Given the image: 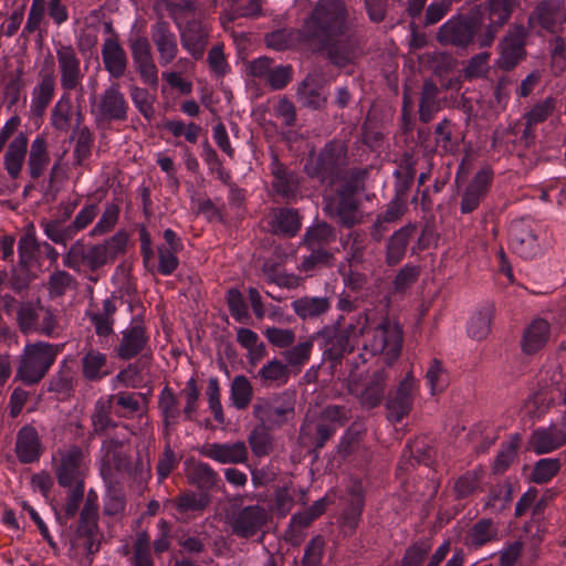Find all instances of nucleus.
I'll return each instance as SVG.
<instances>
[{
  "label": "nucleus",
  "instance_id": "nucleus-40",
  "mask_svg": "<svg viewBox=\"0 0 566 566\" xmlns=\"http://www.w3.org/2000/svg\"><path fill=\"white\" fill-rule=\"evenodd\" d=\"M440 109L438 99V87L431 81L423 84L420 105L419 117L423 123H428L433 118V115Z\"/></svg>",
  "mask_w": 566,
  "mask_h": 566
},
{
  "label": "nucleus",
  "instance_id": "nucleus-61",
  "mask_svg": "<svg viewBox=\"0 0 566 566\" xmlns=\"http://www.w3.org/2000/svg\"><path fill=\"white\" fill-rule=\"evenodd\" d=\"M294 506V491L292 485L277 488L274 493V511L281 517L286 516Z\"/></svg>",
  "mask_w": 566,
  "mask_h": 566
},
{
  "label": "nucleus",
  "instance_id": "nucleus-28",
  "mask_svg": "<svg viewBox=\"0 0 566 566\" xmlns=\"http://www.w3.org/2000/svg\"><path fill=\"white\" fill-rule=\"evenodd\" d=\"M55 92V80L53 74L41 76L31 93L30 112L34 116H42L51 103Z\"/></svg>",
  "mask_w": 566,
  "mask_h": 566
},
{
  "label": "nucleus",
  "instance_id": "nucleus-3",
  "mask_svg": "<svg viewBox=\"0 0 566 566\" xmlns=\"http://www.w3.org/2000/svg\"><path fill=\"white\" fill-rule=\"evenodd\" d=\"M344 317L339 316L335 324L326 325L318 331L314 337L318 340L324 355L332 360L339 359L345 353L350 352L367 324L368 318L358 317V314L350 317L347 326L342 329Z\"/></svg>",
  "mask_w": 566,
  "mask_h": 566
},
{
  "label": "nucleus",
  "instance_id": "nucleus-55",
  "mask_svg": "<svg viewBox=\"0 0 566 566\" xmlns=\"http://www.w3.org/2000/svg\"><path fill=\"white\" fill-rule=\"evenodd\" d=\"M133 566H154L150 539L145 532H142L137 535L136 542L134 544Z\"/></svg>",
  "mask_w": 566,
  "mask_h": 566
},
{
  "label": "nucleus",
  "instance_id": "nucleus-60",
  "mask_svg": "<svg viewBox=\"0 0 566 566\" xmlns=\"http://www.w3.org/2000/svg\"><path fill=\"white\" fill-rule=\"evenodd\" d=\"M227 301L231 316L239 323H247L250 316L241 292L235 289L230 290L227 294Z\"/></svg>",
  "mask_w": 566,
  "mask_h": 566
},
{
  "label": "nucleus",
  "instance_id": "nucleus-41",
  "mask_svg": "<svg viewBox=\"0 0 566 566\" xmlns=\"http://www.w3.org/2000/svg\"><path fill=\"white\" fill-rule=\"evenodd\" d=\"M493 312L491 305H485L472 315L468 325V334L470 337L480 340L489 335Z\"/></svg>",
  "mask_w": 566,
  "mask_h": 566
},
{
  "label": "nucleus",
  "instance_id": "nucleus-17",
  "mask_svg": "<svg viewBox=\"0 0 566 566\" xmlns=\"http://www.w3.org/2000/svg\"><path fill=\"white\" fill-rule=\"evenodd\" d=\"M269 513L260 505L243 507L233 517L231 527L235 535L251 537L255 535L268 522Z\"/></svg>",
  "mask_w": 566,
  "mask_h": 566
},
{
  "label": "nucleus",
  "instance_id": "nucleus-11",
  "mask_svg": "<svg viewBox=\"0 0 566 566\" xmlns=\"http://www.w3.org/2000/svg\"><path fill=\"white\" fill-rule=\"evenodd\" d=\"M128 104L118 84L107 87L92 105V114L99 122H118L127 117Z\"/></svg>",
  "mask_w": 566,
  "mask_h": 566
},
{
  "label": "nucleus",
  "instance_id": "nucleus-26",
  "mask_svg": "<svg viewBox=\"0 0 566 566\" xmlns=\"http://www.w3.org/2000/svg\"><path fill=\"white\" fill-rule=\"evenodd\" d=\"M153 40L159 54V63L163 66L170 64L177 56L178 45L175 34L168 29L166 23H157Z\"/></svg>",
  "mask_w": 566,
  "mask_h": 566
},
{
  "label": "nucleus",
  "instance_id": "nucleus-14",
  "mask_svg": "<svg viewBox=\"0 0 566 566\" xmlns=\"http://www.w3.org/2000/svg\"><path fill=\"white\" fill-rule=\"evenodd\" d=\"M510 245L516 254L524 259H532L541 252L533 227L528 220L524 219L511 223Z\"/></svg>",
  "mask_w": 566,
  "mask_h": 566
},
{
  "label": "nucleus",
  "instance_id": "nucleus-33",
  "mask_svg": "<svg viewBox=\"0 0 566 566\" xmlns=\"http://www.w3.org/2000/svg\"><path fill=\"white\" fill-rule=\"evenodd\" d=\"M83 376L91 381L99 380L109 374L107 356L95 349L86 352L82 358Z\"/></svg>",
  "mask_w": 566,
  "mask_h": 566
},
{
  "label": "nucleus",
  "instance_id": "nucleus-36",
  "mask_svg": "<svg viewBox=\"0 0 566 566\" xmlns=\"http://www.w3.org/2000/svg\"><path fill=\"white\" fill-rule=\"evenodd\" d=\"M253 398V387L244 375L235 376L230 385L229 400L232 407L238 410L248 408Z\"/></svg>",
  "mask_w": 566,
  "mask_h": 566
},
{
  "label": "nucleus",
  "instance_id": "nucleus-44",
  "mask_svg": "<svg viewBox=\"0 0 566 566\" xmlns=\"http://www.w3.org/2000/svg\"><path fill=\"white\" fill-rule=\"evenodd\" d=\"M335 240V232L325 222L317 223L307 229L304 235V244L307 249H324L325 245Z\"/></svg>",
  "mask_w": 566,
  "mask_h": 566
},
{
  "label": "nucleus",
  "instance_id": "nucleus-9",
  "mask_svg": "<svg viewBox=\"0 0 566 566\" xmlns=\"http://www.w3.org/2000/svg\"><path fill=\"white\" fill-rule=\"evenodd\" d=\"M55 475L57 483L62 488H72L73 485H83L90 460L76 446L59 450L54 457Z\"/></svg>",
  "mask_w": 566,
  "mask_h": 566
},
{
  "label": "nucleus",
  "instance_id": "nucleus-24",
  "mask_svg": "<svg viewBox=\"0 0 566 566\" xmlns=\"http://www.w3.org/2000/svg\"><path fill=\"white\" fill-rule=\"evenodd\" d=\"M102 57L104 67L112 77L119 78L125 74L127 56L116 39H105L102 48Z\"/></svg>",
  "mask_w": 566,
  "mask_h": 566
},
{
  "label": "nucleus",
  "instance_id": "nucleus-35",
  "mask_svg": "<svg viewBox=\"0 0 566 566\" xmlns=\"http://www.w3.org/2000/svg\"><path fill=\"white\" fill-rule=\"evenodd\" d=\"M297 96L304 106L313 109L322 107L326 96L313 75H307L297 90Z\"/></svg>",
  "mask_w": 566,
  "mask_h": 566
},
{
  "label": "nucleus",
  "instance_id": "nucleus-6",
  "mask_svg": "<svg viewBox=\"0 0 566 566\" xmlns=\"http://www.w3.org/2000/svg\"><path fill=\"white\" fill-rule=\"evenodd\" d=\"M481 25L479 11L454 14L439 28L437 39L441 44L465 49L473 42Z\"/></svg>",
  "mask_w": 566,
  "mask_h": 566
},
{
  "label": "nucleus",
  "instance_id": "nucleus-10",
  "mask_svg": "<svg viewBox=\"0 0 566 566\" xmlns=\"http://www.w3.org/2000/svg\"><path fill=\"white\" fill-rule=\"evenodd\" d=\"M98 505L96 496L88 494L81 512L80 524L73 541V548L83 549L88 555L99 549L101 534L98 532Z\"/></svg>",
  "mask_w": 566,
  "mask_h": 566
},
{
  "label": "nucleus",
  "instance_id": "nucleus-54",
  "mask_svg": "<svg viewBox=\"0 0 566 566\" xmlns=\"http://www.w3.org/2000/svg\"><path fill=\"white\" fill-rule=\"evenodd\" d=\"M216 472L203 462H193L188 467V479L200 488H207L214 483Z\"/></svg>",
  "mask_w": 566,
  "mask_h": 566
},
{
  "label": "nucleus",
  "instance_id": "nucleus-23",
  "mask_svg": "<svg viewBox=\"0 0 566 566\" xmlns=\"http://www.w3.org/2000/svg\"><path fill=\"white\" fill-rule=\"evenodd\" d=\"M42 452L41 442L36 430L31 426L22 427L17 436L15 453L20 462L32 463Z\"/></svg>",
  "mask_w": 566,
  "mask_h": 566
},
{
  "label": "nucleus",
  "instance_id": "nucleus-19",
  "mask_svg": "<svg viewBox=\"0 0 566 566\" xmlns=\"http://www.w3.org/2000/svg\"><path fill=\"white\" fill-rule=\"evenodd\" d=\"M551 324L544 318H534L524 329L521 340L522 352L533 355L542 350L551 339Z\"/></svg>",
  "mask_w": 566,
  "mask_h": 566
},
{
  "label": "nucleus",
  "instance_id": "nucleus-46",
  "mask_svg": "<svg viewBox=\"0 0 566 566\" xmlns=\"http://www.w3.org/2000/svg\"><path fill=\"white\" fill-rule=\"evenodd\" d=\"M113 408V399H111L109 396L102 397L96 401L95 410L92 415V422L95 432H104L113 424L111 418V411Z\"/></svg>",
  "mask_w": 566,
  "mask_h": 566
},
{
  "label": "nucleus",
  "instance_id": "nucleus-51",
  "mask_svg": "<svg viewBox=\"0 0 566 566\" xmlns=\"http://www.w3.org/2000/svg\"><path fill=\"white\" fill-rule=\"evenodd\" d=\"M559 469L560 462L558 459H541L534 465L532 479L537 484L547 483L558 473Z\"/></svg>",
  "mask_w": 566,
  "mask_h": 566
},
{
  "label": "nucleus",
  "instance_id": "nucleus-56",
  "mask_svg": "<svg viewBox=\"0 0 566 566\" xmlns=\"http://www.w3.org/2000/svg\"><path fill=\"white\" fill-rule=\"evenodd\" d=\"M385 380L381 374H376L368 386L360 392V400L367 407L377 406L384 396Z\"/></svg>",
  "mask_w": 566,
  "mask_h": 566
},
{
  "label": "nucleus",
  "instance_id": "nucleus-37",
  "mask_svg": "<svg viewBox=\"0 0 566 566\" xmlns=\"http://www.w3.org/2000/svg\"><path fill=\"white\" fill-rule=\"evenodd\" d=\"M499 535L497 524L491 518L478 521L468 534V544L472 547H481L495 541Z\"/></svg>",
  "mask_w": 566,
  "mask_h": 566
},
{
  "label": "nucleus",
  "instance_id": "nucleus-38",
  "mask_svg": "<svg viewBox=\"0 0 566 566\" xmlns=\"http://www.w3.org/2000/svg\"><path fill=\"white\" fill-rule=\"evenodd\" d=\"M72 92H63L51 112V125L61 132H67L73 117Z\"/></svg>",
  "mask_w": 566,
  "mask_h": 566
},
{
  "label": "nucleus",
  "instance_id": "nucleus-12",
  "mask_svg": "<svg viewBox=\"0 0 566 566\" xmlns=\"http://www.w3.org/2000/svg\"><path fill=\"white\" fill-rule=\"evenodd\" d=\"M418 391L417 379L411 373L400 381L395 394L387 401L388 419L399 422L411 410L413 398Z\"/></svg>",
  "mask_w": 566,
  "mask_h": 566
},
{
  "label": "nucleus",
  "instance_id": "nucleus-53",
  "mask_svg": "<svg viewBox=\"0 0 566 566\" xmlns=\"http://www.w3.org/2000/svg\"><path fill=\"white\" fill-rule=\"evenodd\" d=\"M515 0H489V19L490 22L503 27L510 19Z\"/></svg>",
  "mask_w": 566,
  "mask_h": 566
},
{
  "label": "nucleus",
  "instance_id": "nucleus-18",
  "mask_svg": "<svg viewBox=\"0 0 566 566\" xmlns=\"http://www.w3.org/2000/svg\"><path fill=\"white\" fill-rule=\"evenodd\" d=\"M526 30L523 25H514L501 44V56L497 64L501 69L511 70L525 54Z\"/></svg>",
  "mask_w": 566,
  "mask_h": 566
},
{
  "label": "nucleus",
  "instance_id": "nucleus-62",
  "mask_svg": "<svg viewBox=\"0 0 566 566\" xmlns=\"http://www.w3.org/2000/svg\"><path fill=\"white\" fill-rule=\"evenodd\" d=\"M268 428H255L249 436L250 447L258 457L266 455L272 447L271 437L266 431Z\"/></svg>",
  "mask_w": 566,
  "mask_h": 566
},
{
  "label": "nucleus",
  "instance_id": "nucleus-64",
  "mask_svg": "<svg viewBox=\"0 0 566 566\" xmlns=\"http://www.w3.org/2000/svg\"><path fill=\"white\" fill-rule=\"evenodd\" d=\"M325 542L322 536H315L305 548L303 566H318L322 562Z\"/></svg>",
  "mask_w": 566,
  "mask_h": 566
},
{
  "label": "nucleus",
  "instance_id": "nucleus-29",
  "mask_svg": "<svg viewBox=\"0 0 566 566\" xmlns=\"http://www.w3.org/2000/svg\"><path fill=\"white\" fill-rule=\"evenodd\" d=\"M294 313L302 319L319 317L331 308V302L325 296H303L292 302Z\"/></svg>",
  "mask_w": 566,
  "mask_h": 566
},
{
  "label": "nucleus",
  "instance_id": "nucleus-58",
  "mask_svg": "<svg viewBox=\"0 0 566 566\" xmlns=\"http://www.w3.org/2000/svg\"><path fill=\"white\" fill-rule=\"evenodd\" d=\"M207 504V495L196 492H186L176 501V507L179 513L201 511Z\"/></svg>",
  "mask_w": 566,
  "mask_h": 566
},
{
  "label": "nucleus",
  "instance_id": "nucleus-20",
  "mask_svg": "<svg viewBox=\"0 0 566 566\" xmlns=\"http://www.w3.org/2000/svg\"><path fill=\"white\" fill-rule=\"evenodd\" d=\"M565 21V11L556 0H547L539 3L528 19L530 24L538 23L549 32H555Z\"/></svg>",
  "mask_w": 566,
  "mask_h": 566
},
{
  "label": "nucleus",
  "instance_id": "nucleus-43",
  "mask_svg": "<svg viewBox=\"0 0 566 566\" xmlns=\"http://www.w3.org/2000/svg\"><path fill=\"white\" fill-rule=\"evenodd\" d=\"M258 375L265 385H284L290 378L289 366L276 358L268 361Z\"/></svg>",
  "mask_w": 566,
  "mask_h": 566
},
{
  "label": "nucleus",
  "instance_id": "nucleus-63",
  "mask_svg": "<svg viewBox=\"0 0 566 566\" xmlns=\"http://www.w3.org/2000/svg\"><path fill=\"white\" fill-rule=\"evenodd\" d=\"M118 216H119L118 206L114 205V203L107 205L103 214L101 216L99 220L92 229L91 233L93 235H99V234L108 232L109 230H112L115 227V224L118 220Z\"/></svg>",
  "mask_w": 566,
  "mask_h": 566
},
{
  "label": "nucleus",
  "instance_id": "nucleus-5",
  "mask_svg": "<svg viewBox=\"0 0 566 566\" xmlns=\"http://www.w3.org/2000/svg\"><path fill=\"white\" fill-rule=\"evenodd\" d=\"M295 394L282 391L260 398L253 406V416L268 429L280 428L294 417Z\"/></svg>",
  "mask_w": 566,
  "mask_h": 566
},
{
  "label": "nucleus",
  "instance_id": "nucleus-1",
  "mask_svg": "<svg viewBox=\"0 0 566 566\" xmlns=\"http://www.w3.org/2000/svg\"><path fill=\"white\" fill-rule=\"evenodd\" d=\"M355 25V19L343 0H318L301 29L273 31L265 41L276 51L292 48L327 51L332 64L345 67L363 55L360 41L354 34Z\"/></svg>",
  "mask_w": 566,
  "mask_h": 566
},
{
  "label": "nucleus",
  "instance_id": "nucleus-8",
  "mask_svg": "<svg viewBox=\"0 0 566 566\" xmlns=\"http://www.w3.org/2000/svg\"><path fill=\"white\" fill-rule=\"evenodd\" d=\"M54 51L61 88L63 92H78V97L82 98L85 69L82 67L75 48L71 44L57 42L54 43Z\"/></svg>",
  "mask_w": 566,
  "mask_h": 566
},
{
  "label": "nucleus",
  "instance_id": "nucleus-47",
  "mask_svg": "<svg viewBox=\"0 0 566 566\" xmlns=\"http://www.w3.org/2000/svg\"><path fill=\"white\" fill-rule=\"evenodd\" d=\"M41 308L42 306L38 303L28 302L21 304L18 313V323L24 334L38 331Z\"/></svg>",
  "mask_w": 566,
  "mask_h": 566
},
{
  "label": "nucleus",
  "instance_id": "nucleus-25",
  "mask_svg": "<svg viewBox=\"0 0 566 566\" xmlns=\"http://www.w3.org/2000/svg\"><path fill=\"white\" fill-rule=\"evenodd\" d=\"M271 171L273 175L272 187L274 191L283 198L294 197L298 189V176L287 170L276 157L271 163Z\"/></svg>",
  "mask_w": 566,
  "mask_h": 566
},
{
  "label": "nucleus",
  "instance_id": "nucleus-34",
  "mask_svg": "<svg viewBox=\"0 0 566 566\" xmlns=\"http://www.w3.org/2000/svg\"><path fill=\"white\" fill-rule=\"evenodd\" d=\"M50 161L48 144L43 136H36L30 148L28 166L30 176L33 179L39 178Z\"/></svg>",
  "mask_w": 566,
  "mask_h": 566
},
{
  "label": "nucleus",
  "instance_id": "nucleus-57",
  "mask_svg": "<svg viewBox=\"0 0 566 566\" xmlns=\"http://www.w3.org/2000/svg\"><path fill=\"white\" fill-rule=\"evenodd\" d=\"M206 394L208 399V406L213 415L214 420L218 423H223L224 413L220 400V385L218 378L212 377L209 379Z\"/></svg>",
  "mask_w": 566,
  "mask_h": 566
},
{
  "label": "nucleus",
  "instance_id": "nucleus-21",
  "mask_svg": "<svg viewBox=\"0 0 566 566\" xmlns=\"http://www.w3.org/2000/svg\"><path fill=\"white\" fill-rule=\"evenodd\" d=\"M201 453L220 463H243L248 459V450L244 442L211 443L206 446Z\"/></svg>",
  "mask_w": 566,
  "mask_h": 566
},
{
  "label": "nucleus",
  "instance_id": "nucleus-31",
  "mask_svg": "<svg viewBox=\"0 0 566 566\" xmlns=\"http://www.w3.org/2000/svg\"><path fill=\"white\" fill-rule=\"evenodd\" d=\"M416 229L415 224L409 223L391 235L386 253V262L389 265H395L403 259L409 239L416 232Z\"/></svg>",
  "mask_w": 566,
  "mask_h": 566
},
{
  "label": "nucleus",
  "instance_id": "nucleus-48",
  "mask_svg": "<svg viewBox=\"0 0 566 566\" xmlns=\"http://www.w3.org/2000/svg\"><path fill=\"white\" fill-rule=\"evenodd\" d=\"M483 471L474 469L459 476L454 483V492L458 499L470 496L480 488Z\"/></svg>",
  "mask_w": 566,
  "mask_h": 566
},
{
  "label": "nucleus",
  "instance_id": "nucleus-49",
  "mask_svg": "<svg viewBox=\"0 0 566 566\" xmlns=\"http://www.w3.org/2000/svg\"><path fill=\"white\" fill-rule=\"evenodd\" d=\"M352 496V507L344 512V523L349 527H355L363 512L364 496L361 483L355 481L349 490Z\"/></svg>",
  "mask_w": 566,
  "mask_h": 566
},
{
  "label": "nucleus",
  "instance_id": "nucleus-59",
  "mask_svg": "<svg viewBox=\"0 0 566 566\" xmlns=\"http://www.w3.org/2000/svg\"><path fill=\"white\" fill-rule=\"evenodd\" d=\"M431 551L429 539H422L412 544L401 559V566H420Z\"/></svg>",
  "mask_w": 566,
  "mask_h": 566
},
{
  "label": "nucleus",
  "instance_id": "nucleus-2",
  "mask_svg": "<svg viewBox=\"0 0 566 566\" xmlns=\"http://www.w3.org/2000/svg\"><path fill=\"white\" fill-rule=\"evenodd\" d=\"M358 317L368 318L360 335L364 352L384 356L389 365L397 360L402 347L400 325L371 308L358 313Z\"/></svg>",
  "mask_w": 566,
  "mask_h": 566
},
{
  "label": "nucleus",
  "instance_id": "nucleus-30",
  "mask_svg": "<svg viewBox=\"0 0 566 566\" xmlns=\"http://www.w3.org/2000/svg\"><path fill=\"white\" fill-rule=\"evenodd\" d=\"M328 208L334 210L343 224L350 227L357 222V201L353 189L344 188Z\"/></svg>",
  "mask_w": 566,
  "mask_h": 566
},
{
  "label": "nucleus",
  "instance_id": "nucleus-42",
  "mask_svg": "<svg viewBox=\"0 0 566 566\" xmlns=\"http://www.w3.org/2000/svg\"><path fill=\"white\" fill-rule=\"evenodd\" d=\"M115 311V304L109 298H106L103 301V307L101 312L88 313L91 323L98 336H108L113 333V315Z\"/></svg>",
  "mask_w": 566,
  "mask_h": 566
},
{
  "label": "nucleus",
  "instance_id": "nucleus-45",
  "mask_svg": "<svg viewBox=\"0 0 566 566\" xmlns=\"http://www.w3.org/2000/svg\"><path fill=\"white\" fill-rule=\"evenodd\" d=\"M314 339L315 337L313 335L311 338L296 344L290 349H286L283 353V357L286 361L285 364L289 367L298 369L303 367L310 360L311 353L314 346Z\"/></svg>",
  "mask_w": 566,
  "mask_h": 566
},
{
  "label": "nucleus",
  "instance_id": "nucleus-7",
  "mask_svg": "<svg viewBox=\"0 0 566 566\" xmlns=\"http://www.w3.org/2000/svg\"><path fill=\"white\" fill-rule=\"evenodd\" d=\"M346 155L345 144L340 140H333L325 145L316 158L311 157L306 161L305 172L311 178H317L322 182H332L339 170L346 165Z\"/></svg>",
  "mask_w": 566,
  "mask_h": 566
},
{
  "label": "nucleus",
  "instance_id": "nucleus-27",
  "mask_svg": "<svg viewBox=\"0 0 566 566\" xmlns=\"http://www.w3.org/2000/svg\"><path fill=\"white\" fill-rule=\"evenodd\" d=\"M28 150V137L20 132L9 144L4 155V168L8 175L15 179L19 177L25 161Z\"/></svg>",
  "mask_w": 566,
  "mask_h": 566
},
{
  "label": "nucleus",
  "instance_id": "nucleus-39",
  "mask_svg": "<svg viewBox=\"0 0 566 566\" xmlns=\"http://www.w3.org/2000/svg\"><path fill=\"white\" fill-rule=\"evenodd\" d=\"M273 230L275 232L293 237L301 228V218L294 209L283 208L274 212Z\"/></svg>",
  "mask_w": 566,
  "mask_h": 566
},
{
  "label": "nucleus",
  "instance_id": "nucleus-32",
  "mask_svg": "<svg viewBox=\"0 0 566 566\" xmlns=\"http://www.w3.org/2000/svg\"><path fill=\"white\" fill-rule=\"evenodd\" d=\"M158 409L166 428L176 427L184 415L179 408L177 396L168 386H165L159 394Z\"/></svg>",
  "mask_w": 566,
  "mask_h": 566
},
{
  "label": "nucleus",
  "instance_id": "nucleus-13",
  "mask_svg": "<svg viewBox=\"0 0 566 566\" xmlns=\"http://www.w3.org/2000/svg\"><path fill=\"white\" fill-rule=\"evenodd\" d=\"M122 338L116 348L120 359H132L143 353L149 342L146 326L143 321L133 318L129 325L122 331Z\"/></svg>",
  "mask_w": 566,
  "mask_h": 566
},
{
  "label": "nucleus",
  "instance_id": "nucleus-50",
  "mask_svg": "<svg viewBox=\"0 0 566 566\" xmlns=\"http://www.w3.org/2000/svg\"><path fill=\"white\" fill-rule=\"evenodd\" d=\"M426 379L432 396L442 392L449 384L448 374L438 359L431 361Z\"/></svg>",
  "mask_w": 566,
  "mask_h": 566
},
{
  "label": "nucleus",
  "instance_id": "nucleus-15",
  "mask_svg": "<svg viewBox=\"0 0 566 566\" xmlns=\"http://www.w3.org/2000/svg\"><path fill=\"white\" fill-rule=\"evenodd\" d=\"M493 177L494 172L490 167L481 168L473 176L461 197L460 210L462 213H471L478 209L492 185Z\"/></svg>",
  "mask_w": 566,
  "mask_h": 566
},
{
  "label": "nucleus",
  "instance_id": "nucleus-4",
  "mask_svg": "<svg viewBox=\"0 0 566 566\" xmlns=\"http://www.w3.org/2000/svg\"><path fill=\"white\" fill-rule=\"evenodd\" d=\"M59 350V346L44 342L27 344L20 355L15 378L28 386L38 384L55 361Z\"/></svg>",
  "mask_w": 566,
  "mask_h": 566
},
{
  "label": "nucleus",
  "instance_id": "nucleus-22",
  "mask_svg": "<svg viewBox=\"0 0 566 566\" xmlns=\"http://www.w3.org/2000/svg\"><path fill=\"white\" fill-rule=\"evenodd\" d=\"M116 415L120 417L142 416L147 411L148 398L142 392L118 391L109 396Z\"/></svg>",
  "mask_w": 566,
  "mask_h": 566
},
{
  "label": "nucleus",
  "instance_id": "nucleus-52",
  "mask_svg": "<svg viewBox=\"0 0 566 566\" xmlns=\"http://www.w3.org/2000/svg\"><path fill=\"white\" fill-rule=\"evenodd\" d=\"M164 128L175 137L185 136L186 140L195 144L198 140L200 126L195 123L186 124L180 119H168L164 123Z\"/></svg>",
  "mask_w": 566,
  "mask_h": 566
},
{
  "label": "nucleus",
  "instance_id": "nucleus-16",
  "mask_svg": "<svg viewBox=\"0 0 566 566\" xmlns=\"http://www.w3.org/2000/svg\"><path fill=\"white\" fill-rule=\"evenodd\" d=\"M180 31L182 48L195 59H201L206 50L209 36L208 25L199 19H191L181 25L177 22Z\"/></svg>",
  "mask_w": 566,
  "mask_h": 566
}]
</instances>
